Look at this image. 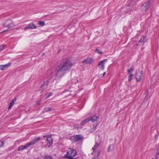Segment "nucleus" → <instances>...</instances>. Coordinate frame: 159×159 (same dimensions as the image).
<instances>
[{"mask_svg":"<svg viewBox=\"0 0 159 159\" xmlns=\"http://www.w3.org/2000/svg\"><path fill=\"white\" fill-rule=\"evenodd\" d=\"M39 24L41 26H43L45 25V23L43 21H41L39 22Z\"/></svg>","mask_w":159,"mask_h":159,"instance_id":"5701e85b","label":"nucleus"},{"mask_svg":"<svg viewBox=\"0 0 159 159\" xmlns=\"http://www.w3.org/2000/svg\"><path fill=\"white\" fill-rule=\"evenodd\" d=\"M105 74H106V72H104V73L103 74L102 76H101V75H99V77H103L104 76V75H105Z\"/></svg>","mask_w":159,"mask_h":159,"instance_id":"c756f323","label":"nucleus"},{"mask_svg":"<svg viewBox=\"0 0 159 159\" xmlns=\"http://www.w3.org/2000/svg\"><path fill=\"white\" fill-rule=\"evenodd\" d=\"M3 26L8 28H10L14 25L12 22L10 20H6L2 25Z\"/></svg>","mask_w":159,"mask_h":159,"instance_id":"39448f33","label":"nucleus"},{"mask_svg":"<svg viewBox=\"0 0 159 159\" xmlns=\"http://www.w3.org/2000/svg\"><path fill=\"white\" fill-rule=\"evenodd\" d=\"M93 159H96L95 158H93Z\"/></svg>","mask_w":159,"mask_h":159,"instance_id":"e433bc0d","label":"nucleus"},{"mask_svg":"<svg viewBox=\"0 0 159 159\" xmlns=\"http://www.w3.org/2000/svg\"><path fill=\"white\" fill-rule=\"evenodd\" d=\"M93 127H94V128H95L96 127V126H93Z\"/></svg>","mask_w":159,"mask_h":159,"instance_id":"72a5a7b5","label":"nucleus"},{"mask_svg":"<svg viewBox=\"0 0 159 159\" xmlns=\"http://www.w3.org/2000/svg\"><path fill=\"white\" fill-rule=\"evenodd\" d=\"M83 139V137L81 135H76L71 138V139L74 142L79 141Z\"/></svg>","mask_w":159,"mask_h":159,"instance_id":"6e6552de","label":"nucleus"},{"mask_svg":"<svg viewBox=\"0 0 159 159\" xmlns=\"http://www.w3.org/2000/svg\"><path fill=\"white\" fill-rule=\"evenodd\" d=\"M40 140V138L37 137L35 139H34L31 142L28 143L25 146H20L18 149V150L19 151L22 150H23L25 149H26L27 148L29 147V146L32 145H34L37 142L39 141Z\"/></svg>","mask_w":159,"mask_h":159,"instance_id":"f03ea898","label":"nucleus"},{"mask_svg":"<svg viewBox=\"0 0 159 159\" xmlns=\"http://www.w3.org/2000/svg\"><path fill=\"white\" fill-rule=\"evenodd\" d=\"M147 39L146 37L143 36L141 39L140 40L139 42L138 45H141L143 44V43L146 41Z\"/></svg>","mask_w":159,"mask_h":159,"instance_id":"ddd939ff","label":"nucleus"},{"mask_svg":"<svg viewBox=\"0 0 159 159\" xmlns=\"http://www.w3.org/2000/svg\"><path fill=\"white\" fill-rule=\"evenodd\" d=\"M151 159H154L153 158H152Z\"/></svg>","mask_w":159,"mask_h":159,"instance_id":"c9c22d12","label":"nucleus"},{"mask_svg":"<svg viewBox=\"0 0 159 159\" xmlns=\"http://www.w3.org/2000/svg\"><path fill=\"white\" fill-rule=\"evenodd\" d=\"M36 26L33 23L30 24L24 28V30H26L28 29H35Z\"/></svg>","mask_w":159,"mask_h":159,"instance_id":"f8f14e48","label":"nucleus"},{"mask_svg":"<svg viewBox=\"0 0 159 159\" xmlns=\"http://www.w3.org/2000/svg\"><path fill=\"white\" fill-rule=\"evenodd\" d=\"M150 6V2H148L143 3L141 7V11L143 14H144L147 11Z\"/></svg>","mask_w":159,"mask_h":159,"instance_id":"20e7f679","label":"nucleus"},{"mask_svg":"<svg viewBox=\"0 0 159 159\" xmlns=\"http://www.w3.org/2000/svg\"><path fill=\"white\" fill-rule=\"evenodd\" d=\"M76 154L77 152L75 150L69 148L67 152V157L68 159L73 158V157L76 156Z\"/></svg>","mask_w":159,"mask_h":159,"instance_id":"7ed1b4c3","label":"nucleus"},{"mask_svg":"<svg viewBox=\"0 0 159 159\" xmlns=\"http://www.w3.org/2000/svg\"><path fill=\"white\" fill-rule=\"evenodd\" d=\"M44 158L45 159H52V157L50 156H49L48 155H46L44 157Z\"/></svg>","mask_w":159,"mask_h":159,"instance_id":"aec40b11","label":"nucleus"},{"mask_svg":"<svg viewBox=\"0 0 159 159\" xmlns=\"http://www.w3.org/2000/svg\"><path fill=\"white\" fill-rule=\"evenodd\" d=\"M96 52L98 53V54H102V53L101 51H100L98 49H96Z\"/></svg>","mask_w":159,"mask_h":159,"instance_id":"a878e982","label":"nucleus"},{"mask_svg":"<svg viewBox=\"0 0 159 159\" xmlns=\"http://www.w3.org/2000/svg\"><path fill=\"white\" fill-rule=\"evenodd\" d=\"M143 72L142 71H139L137 72L136 73L135 77L137 82H140L143 76Z\"/></svg>","mask_w":159,"mask_h":159,"instance_id":"0eeeda50","label":"nucleus"},{"mask_svg":"<svg viewBox=\"0 0 159 159\" xmlns=\"http://www.w3.org/2000/svg\"><path fill=\"white\" fill-rule=\"evenodd\" d=\"M44 137H47V138L46 139V140L47 142V145L49 147H50L52 145L53 143L52 139L51 137L50 136L47 137V136L46 135L44 136Z\"/></svg>","mask_w":159,"mask_h":159,"instance_id":"9d476101","label":"nucleus"},{"mask_svg":"<svg viewBox=\"0 0 159 159\" xmlns=\"http://www.w3.org/2000/svg\"><path fill=\"white\" fill-rule=\"evenodd\" d=\"M39 103H38V105H39Z\"/></svg>","mask_w":159,"mask_h":159,"instance_id":"f704fd0d","label":"nucleus"},{"mask_svg":"<svg viewBox=\"0 0 159 159\" xmlns=\"http://www.w3.org/2000/svg\"><path fill=\"white\" fill-rule=\"evenodd\" d=\"M51 110V109L50 108L48 107V108H46L44 109V112H48Z\"/></svg>","mask_w":159,"mask_h":159,"instance_id":"bb28decb","label":"nucleus"},{"mask_svg":"<svg viewBox=\"0 0 159 159\" xmlns=\"http://www.w3.org/2000/svg\"><path fill=\"white\" fill-rule=\"evenodd\" d=\"M110 148H111V146H109V147H108V151H110V150H109V149H110Z\"/></svg>","mask_w":159,"mask_h":159,"instance_id":"7c9ffc66","label":"nucleus"},{"mask_svg":"<svg viewBox=\"0 0 159 159\" xmlns=\"http://www.w3.org/2000/svg\"><path fill=\"white\" fill-rule=\"evenodd\" d=\"M107 62V59L99 61L98 64V66L99 68L101 70H103L104 69L105 64Z\"/></svg>","mask_w":159,"mask_h":159,"instance_id":"423d86ee","label":"nucleus"},{"mask_svg":"<svg viewBox=\"0 0 159 159\" xmlns=\"http://www.w3.org/2000/svg\"><path fill=\"white\" fill-rule=\"evenodd\" d=\"M90 119H91L90 120L92 121L93 122H98V120L99 119V117L98 116H92L91 118H89Z\"/></svg>","mask_w":159,"mask_h":159,"instance_id":"4468645a","label":"nucleus"},{"mask_svg":"<svg viewBox=\"0 0 159 159\" xmlns=\"http://www.w3.org/2000/svg\"><path fill=\"white\" fill-rule=\"evenodd\" d=\"M70 159H76L75 158H70Z\"/></svg>","mask_w":159,"mask_h":159,"instance_id":"473e14b6","label":"nucleus"},{"mask_svg":"<svg viewBox=\"0 0 159 159\" xmlns=\"http://www.w3.org/2000/svg\"><path fill=\"white\" fill-rule=\"evenodd\" d=\"M158 155H159V152H157V156H158Z\"/></svg>","mask_w":159,"mask_h":159,"instance_id":"2f4dec72","label":"nucleus"},{"mask_svg":"<svg viewBox=\"0 0 159 159\" xmlns=\"http://www.w3.org/2000/svg\"><path fill=\"white\" fill-rule=\"evenodd\" d=\"M52 95V93H47V94H46V95H47V97L45 99H47L48 98H49L50 96Z\"/></svg>","mask_w":159,"mask_h":159,"instance_id":"412c9836","label":"nucleus"},{"mask_svg":"<svg viewBox=\"0 0 159 159\" xmlns=\"http://www.w3.org/2000/svg\"><path fill=\"white\" fill-rule=\"evenodd\" d=\"M11 65V63H8L6 64L5 65H3V68H4V70L5 69H6L7 67Z\"/></svg>","mask_w":159,"mask_h":159,"instance_id":"6ab92c4d","label":"nucleus"},{"mask_svg":"<svg viewBox=\"0 0 159 159\" xmlns=\"http://www.w3.org/2000/svg\"><path fill=\"white\" fill-rule=\"evenodd\" d=\"M5 45H2L0 46V51L3 50L5 47Z\"/></svg>","mask_w":159,"mask_h":159,"instance_id":"393cba45","label":"nucleus"},{"mask_svg":"<svg viewBox=\"0 0 159 159\" xmlns=\"http://www.w3.org/2000/svg\"><path fill=\"white\" fill-rule=\"evenodd\" d=\"M94 61L93 58L88 57L82 61V63L86 64H91Z\"/></svg>","mask_w":159,"mask_h":159,"instance_id":"1a4fd4ad","label":"nucleus"},{"mask_svg":"<svg viewBox=\"0 0 159 159\" xmlns=\"http://www.w3.org/2000/svg\"><path fill=\"white\" fill-rule=\"evenodd\" d=\"M90 120L91 119H90L89 118H88L86 119L85 120L81 122L80 123V125L82 126V125H84L86 123L90 121Z\"/></svg>","mask_w":159,"mask_h":159,"instance_id":"dca6fc26","label":"nucleus"},{"mask_svg":"<svg viewBox=\"0 0 159 159\" xmlns=\"http://www.w3.org/2000/svg\"><path fill=\"white\" fill-rule=\"evenodd\" d=\"M133 76V74H130V75L129 76V78L128 79V80L129 82H130L131 81V80H132V77Z\"/></svg>","mask_w":159,"mask_h":159,"instance_id":"4be33fe9","label":"nucleus"},{"mask_svg":"<svg viewBox=\"0 0 159 159\" xmlns=\"http://www.w3.org/2000/svg\"><path fill=\"white\" fill-rule=\"evenodd\" d=\"M0 69L1 70H4V68H3V65H0Z\"/></svg>","mask_w":159,"mask_h":159,"instance_id":"c85d7f7f","label":"nucleus"},{"mask_svg":"<svg viewBox=\"0 0 159 159\" xmlns=\"http://www.w3.org/2000/svg\"><path fill=\"white\" fill-rule=\"evenodd\" d=\"M134 68L133 66L131 67L129 69H128V73L131 74V73L134 70Z\"/></svg>","mask_w":159,"mask_h":159,"instance_id":"a211bd4d","label":"nucleus"},{"mask_svg":"<svg viewBox=\"0 0 159 159\" xmlns=\"http://www.w3.org/2000/svg\"><path fill=\"white\" fill-rule=\"evenodd\" d=\"M45 85L43 84L40 88L39 90L42 92L44 89Z\"/></svg>","mask_w":159,"mask_h":159,"instance_id":"b1692460","label":"nucleus"},{"mask_svg":"<svg viewBox=\"0 0 159 159\" xmlns=\"http://www.w3.org/2000/svg\"><path fill=\"white\" fill-rule=\"evenodd\" d=\"M16 100V98H15L14 99L11 100V101L10 103L9 106V107L8 109H11L12 107L13 106L14 104V102Z\"/></svg>","mask_w":159,"mask_h":159,"instance_id":"2eb2a0df","label":"nucleus"},{"mask_svg":"<svg viewBox=\"0 0 159 159\" xmlns=\"http://www.w3.org/2000/svg\"><path fill=\"white\" fill-rule=\"evenodd\" d=\"M4 145V142L3 141H0V148L2 147Z\"/></svg>","mask_w":159,"mask_h":159,"instance_id":"cd10ccee","label":"nucleus"},{"mask_svg":"<svg viewBox=\"0 0 159 159\" xmlns=\"http://www.w3.org/2000/svg\"><path fill=\"white\" fill-rule=\"evenodd\" d=\"M99 146V144L97 143H96L94 145L93 147L92 148V150L93 151V152L92 153L93 154H94L95 152H97V157L99 156L100 152L97 150V148Z\"/></svg>","mask_w":159,"mask_h":159,"instance_id":"9b49d317","label":"nucleus"},{"mask_svg":"<svg viewBox=\"0 0 159 159\" xmlns=\"http://www.w3.org/2000/svg\"><path fill=\"white\" fill-rule=\"evenodd\" d=\"M72 66L70 61L68 60L63 64H57L52 69V71H55L52 73L53 75L58 78H60L64 75L65 71L68 70Z\"/></svg>","mask_w":159,"mask_h":159,"instance_id":"f257e3e1","label":"nucleus"},{"mask_svg":"<svg viewBox=\"0 0 159 159\" xmlns=\"http://www.w3.org/2000/svg\"><path fill=\"white\" fill-rule=\"evenodd\" d=\"M74 128L77 129H81L82 128V127L81 125H79L76 124L74 125L73 126Z\"/></svg>","mask_w":159,"mask_h":159,"instance_id":"f3484780","label":"nucleus"}]
</instances>
